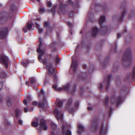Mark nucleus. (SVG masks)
Returning a JSON list of instances; mask_svg holds the SVG:
<instances>
[{"label": "nucleus", "instance_id": "nucleus-61", "mask_svg": "<svg viewBox=\"0 0 135 135\" xmlns=\"http://www.w3.org/2000/svg\"><path fill=\"white\" fill-rule=\"evenodd\" d=\"M57 38H59L60 37V34L59 33H57Z\"/></svg>", "mask_w": 135, "mask_h": 135}, {"label": "nucleus", "instance_id": "nucleus-27", "mask_svg": "<svg viewBox=\"0 0 135 135\" xmlns=\"http://www.w3.org/2000/svg\"><path fill=\"white\" fill-rule=\"evenodd\" d=\"M109 97H106L104 102V103L105 106L106 107H108L109 105Z\"/></svg>", "mask_w": 135, "mask_h": 135}, {"label": "nucleus", "instance_id": "nucleus-37", "mask_svg": "<svg viewBox=\"0 0 135 135\" xmlns=\"http://www.w3.org/2000/svg\"><path fill=\"white\" fill-rule=\"evenodd\" d=\"M29 62L28 60H27L26 62H22V63L23 66L24 67H26L28 64Z\"/></svg>", "mask_w": 135, "mask_h": 135}, {"label": "nucleus", "instance_id": "nucleus-23", "mask_svg": "<svg viewBox=\"0 0 135 135\" xmlns=\"http://www.w3.org/2000/svg\"><path fill=\"white\" fill-rule=\"evenodd\" d=\"M78 127L79 130L78 132L79 134H81L82 132L84 131V128L82 125L79 124H78Z\"/></svg>", "mask_w": 135, "mask_h": 135}, {"label": "nucleus", "instance_id": "nucleus-42", "mask_svg": "<svg viewBox=\"0 0 135 135\" xmlns=\"http://www.w3.org/2000/svg\"><path fill=\"white\" fill-rule=\"evenodd\" d=\"M79 105V101H77L75 102L74 106L76 108H78Z\"/></svg>", "mask_w": 135, "mask_h": 135}, {"label": "nucleus", "instance_id": "nucleus-44", "mask_svg": "<svg viewBox=\"0 0 135 135\" xmlns=\"http://www.w3.org/2000/svg\"><path fill=\"white\" fill-rule=\"evenodd\" d=\"M66 2L69 3L70 5H72L73 4V2L71 0H68Z\"/></svg>", "mask_w": 135, "mask_h": 135}, {"label": "nucleus", "instance_id": "nucleus-18", "mask_svg": "<svg viewBox=\"0 0 135 135\" xmlns=\"http://www.w3.org/2000/svg\"><path fill=\"white\" fill-rule=\"evenodd\" d=\"M99 32V29L97 27H95L92 29L91 31L92 35L94 37L98 35Z\"/></svg>", "mask_w": 135, "mask_h": 135}, {"label": "nucleus", "instance_id": "nucleus-45", "mask_svg": "<svg viewBox=\"0 0 135 135\" xmlns=\"http://www.w3.org/2000/svg\"><path fill=\"white\" fill-rule=\"evenodd\" d=\"M75 109L74 108H70L69 110V112L70 113H72L75 111Z\"/></svg>", "mask_w": 135, "mask_h": 135}, {"label": "nucleus", "instance_id": "nucleus-6", "mask_svg": "<svg viewBox=\"0 0 135 135\" xmlns=\"http://www.w3.org/2000/svg\"><path fill=\"white\" fill-rule=\"evenodd\" d=\"M124 95H123L122 97L120 95L119 96H116L115 94H112L110 99L111 105L114 106L116 105L117 107H118L121 102L122 98H123Z\"/></svg>", "mask_w": 135, "mask_h": 135}, {"label": "nucleus", "instance_id": "nucleus-16", "mask_svg": "<svg viewBox=\"0 0 135 135\" xmlns=\"http://www.w3.org/2000/svg\"><path fill=\"white\" fill-rule=\"evenodd\" d=\"M60 8L58 11V13L59 14L61 13L63 14L66 13V11L64 5L60 3Z\"/></svg>", "mask_w": 135, "mask_h": 135}, {"label": "nucleus", "instance_id": "nucleus-19", "mask_svg": "<svg viewBox=\"0 0 135 135\" xmlns=\"http://www.w3.org/2000/svg\"><path fill=\"white\" fill-rule=\"evenodd\" d=\"M97 118H95L93 122L92 123L91 127V130L93 131H95L97 129Z\"/></svg>", "mask_w": 135, "mask_h": 135}, {"label": "nucleus", "instance_id": "nucleus-55", "mask_svg": "<svg viewBox=\"0 0 135 135\" xmlns=\"http://www.w3.org/2000/svg\"><path fill=\"white\" fill-rule=\"evenodd\" d=\"M27 99L29 100H31V97L29 95L27 96Z\"/></svg>", "mask_w": 135, "mask_h": 135}, {"label": "nucleus", "instance_id": "nucleus-9", "mask_svg": "<svg viewBox=\"0 0 135 135\" xmlns=\"http://www.w3.org/2000/svg\"><path fill=\"white\" fill-rule=\"evenodd\" d=\"M112 77L111 75H108L105 79L104 81L102 83H100L98 85L99 89L101 90L103 89V85L104 84H105V88L106 90H108L110 86V81Z\"/></svg>", "mask_w": 135, "mask_h": 135}, {"label": "nucleus", "instance_id": "nucleus-26", "mask_svg": "<svg viewBox=\"0 0 135 135\" xmlns=\"http://www.w3.org/2000/svg\"><path fill=\"white\" fill-rule=\"evenodd\" d=\"M36 27H37L39 33H41L43 32V30L42 28L40 27V25L38 24L36 22L35 23Z\"/></svg>", "mask_w": 135, "mask_h": 135}, {"label": "nucleus", "instance_id": "nucleus-5", "mask_svg": "<svg viewBox=\"0 0 135 135\" xmlns=\"http://www.w3.org/2000/svg\"><path fill=\"white\" fill-rule=\"evenodd\" d=\"M58 89L59 91L64 90L68 93H71L73 94L76 90V85H74L72 86L71 83H68L63 86L62 88H59Z\"/></svg>", "mask_w": 135, "mask_h": 135}, {"label": "nucleus", "instance_id": "nucleus-25", "mask_svg": "<svg viewBox=\"0 0 135 135\" xmlns=\"http://www.w3.org/2000/svg\"><path fill=\"white\" fill-rule=\"evenodd\" d=\"M106 132V129L103 127V125H102L101 128L100 132V135H105Z\"/></svg>", "mask_w": 135, "mask_h": 135}, {"label": "nucleus", "instance_id": "nucleus-11", "mask_svg": "<svg viewBox=\"0 0 135 135\" xmlns=\"http://www.w3.org/2000/svg\"><path fill=\"white\" fill-rule=\"evenodd\" d=\"M55 116L57 119L59 120L60 119L62 122L63 121V112L62 111V110L60 109L56 108L54 111Z\"/></svg>", "mask_w": 135, "mask_h": 135}, {"label": "nucleus", "instance_id": "nucleus-43", "mask_svg": "<svg viewBox=\"0 0 135 135\" xmlns=\"http://www.w3.org/2000/svg\"><path fill=\"white\" fill-rule=\"evenodd\" d=\"M107 64V62L106 61L105 62H105H102L101 63V64L102 65V66L103 68L105 66V65H106Z\"/></svg>", "mask_w": 135, "mask_h": 135}, {"label": "nucleus", "instance_id": "nucleus-38", "mask_svg": "<svg viewBox=\"0 0 135 135\" xmlns=\"http://www.w3.org/2000/svg\"><path fill=\"white\" fill-rule=\"evenodd\" d=\"M15 112L16 117L17 118H18V116H19L20 113V110L18 109H17L15 111Z\"/></svg>", "mask_w": 135, "mask_h": 135}, {"label": "nucleus", "instance_id": "nucleus-28", "mask_svg": "<svg viewBox=\"0 0 135 135\" xmlns=\"http://www.w3.org/2000/svg\"><path fill=\"white\" fill-rule=\"evenodd\" d=\"M56 63V65H58L60 63V60L57 56H56L55 58H54Z\"/></svg>", "mask_w": 135, "mask_h": 135}, {"label": "nucleus", "instance_id": "nucleus-59", "mask_svg": "<svg viewBox=\"0 0 135 135\" xmlns=\"http://www.w3.org/2000/svg\"><path fill=\"white\" fill-rule=\"evenodd\" d=\"M83 68H86L87 67V66L85 64H84L82 65Z\"/></svg>", "mask_w": 135, "mask_h": 135}, {"label": "nucleus", "instance_id": "nucleus-48", "mask_svg": "<svg viewBox=\"0 0 135 135\" xmlns=\"http://www.w3.org/2000/svg\"><path fill=\"white\" fill-rule=\"evenodd\" d=\"M93 15V14L91 12L89 11L88 14V16L89 18H90Z\"/></svg>", "mask_w": 135, "mask_h": 135}, {"label": "nucleus", "instance_id": "nucleus-64", "mask_svg": "<svg viewBox=\"0 0 135 135\" xmlns=\"http://www.w3.org/2000/svg\"><path fill=\"white\" fill-rule=\"evenodd\" d=\"M51 134L52 135H55L54 132L53 131H52L51 132Z\"/></svg>", "mask_w": 135, "mask_h": 135}, {"label": "nucleus", "instance_id": "nucleus-53", "mask_svg": "<svg viewBox=\"0 0 135 135\" xmlns=\"http://www.w3.org/2000/svg\"><path fill=\"white\" fill-rule=\"evenodd\" d=\"M68 26L70 28L72 27L73 26L69 22H68Z\"/></svg>", "mask_w": 135, "mask_h": 135}, {"label": "nucleus", "instance_id": "nucleus-40", "mask_svg": "<svg viewBox=\"0 0 135 135\" xmlns=\"http://www.w3.org/2000/svg\"><path fill=\"white\" fill-rule=\"evenodd\" d=\"M63 105V102L61 101H59L57 103V106L58 107H61Z\"/></svg>", "mask_w": 135, "mask_h": 135}, {"label": "nucleus", "instance_id": "nucleus-49", "mask_svg": "<svg viewBox=\"0 0 135 135\" xmlns=\"http://www.w3.org/2000/svg\"><path fill=\"white\" fill-rule=\"evenodd\" d=\"M18 123L20 125H22L23 124L22 121L20 119H19L18 121Z\"/></svg>", "mask_w": 135, "mask_h": 135}, {"label": "nucleus", "instance_id": "nucleus-1", "mask_svg": "<svg viewBox=\"0 0 135 135\" xmlns=\"http://www.w3.org/2000/svg\"><path fill=\"white\" fill-rule=\"evenodd\" d=\"M40 44L39 45V48L37 49V52L39 53V55L38 57V60L41 62L43 64L46 65V68L47 69H48V75H51L54 78V81L55 82H56L57 81V78L55 73V71L54 68L52 67V64L50 63L47 64V58H45L44 59H41V57L44 55L45 54V51L44 50L41 49L42 45V40L41 38H39Z\"/></svg>", "mask_w": 135, "mask_h": 135}, {"label": "nucleus", "instance_id": "nucleus-36", "mask_svg": "<svg viewBox=\"0 0 135 135\" xmlns=\"http://www.w3.org/2000/svg\"><path fill=\"white\" fill-rule=\"evenodd\" d=\"M4 124L6 126L9 125V122L6 119L4 120L3 122Z\"/></svg>", "mask_w": 135, "mask_h": 135}, {"label": "nucleus", "instance_id": "nucleus-47", "mask_svg": "<svg viewBox=\"0 0 135 135\" xmlns=\"http://www.w3.org/2000/svg\"><path fill=\"white\" fill-rule=\"evenodd\" d=\"M3 86V83L2 81L0 82V90H1Z\"/></svg>", "mask_w": 135, "mask_h": 135}, {"label": "nucleus", "instance_id": "nucleus-39", "mask_svg": "<svg viewBox=\"0 0 135 135\" xmlns=\"http://www.w3.org/2000/svg\"><path fill=\"white\" fill-rule=\"evenodd\" d=\"M83 47V45L82 44L81 45H78L77 46L76 49L75 50V54L76 55V52L77 51L76 50L77 49H79V48L81 49L82 47Z\"/></svg>", "mask_w": 135, "mask_h": 135}, {"label": "nucleus", "instance_id": "nucleus-24", "mask_svg": "<svg viewBox=\"0 0 135 135\" xmlns=\"http://www.w3.org/2000/svg\"><path fill=\"white\" fill-rule=\"evenodd\" d=\"M73 103L72 99H70L68 102L66 107V109H68L70 107Z\"/></svg>", "mask_w": 135, "mask_h": 135}, {"label": "nucleus", "instance_id": "nucleus-31", "mask_svg": "<svg viewBox=\"0 0 135 135\" xmlns=\"http://www.w3.org/2000/svg\"><path fill=\"white\" fill-rule=\"evenodd\" d=\"M50 125L52 129L54 130H55L57 128L56 125L52 122H50Z\"/></svg>", "mask_w": 135, "mask_h": 135}, {"label": "nucleus", "instance_id": "nucleus-30", "mask_svg": "<svg viewBox=\"0 0 135 135\" xmlns=\"http://www.w3.org/2000/svg\"><path fill=\"white\" fill-rule=\"evenodd\" d=\"M117 50V45L116 43H115V46L112 47L111 51L113 52L114 53H115L116 52Z\"/></svg>", "mask_w": 135, "mask_h": 135}, {"label": "nucleus", "instance_id": "nucleus-10", "mask_svg": "<svg viewBox=\"0 0 135 135\" xmlns=\"http://www.w3.org/2000/svg\"><path fill=\"white\" fill-rule=\"evenodd\" d=\"M38 95L39 97L43 98L42 102H40L39 103V107L40 108H44L45 107H46L47 103L45 98V93L42 89H41L40 91V93H39Z\"/></svg>", "mask_w": 135, "mask_h": 135}, {"label": "nucleus", "instance_id": "nucleus-2", "mask_svg": "<svg viewBox=\"0 0 135 135\" xmlns=\"http://www.w3.org/2000/svg\"><path fill=\"white\" fill-rule=\"evenodd\" d=\"M74 58V56H73L72 57L73 60L71 67L72 68L73 71L74 73V76H76L78 80H83L85 78L86 76V74L85 73H77L76 72L75 73V72L78 68V65L77 61L73 59V58Z\"/></svg>", "mask_w": 135, "mask_h": 135}, {"label": "nucleus", "instance_id": "nucleus-35", "mask_svg": "<svg viewBox=\"0 0 135 135\" xmlns=\"http://www.w3.org/2000/svg\"><path fill=\"white\" fill-rule=\"evenodd\" d=\"M30 83L32 84H34L36 82L35 79L34 78H30Z\"/></svg>", "mask_w": 135, "mask_h": 135}, {"label": "nucleus", "instance_id": "nucleus-50", "mask_svg": "<svg viewBox=\"0 0 135 135\" xmlns=\"http://www.w3.org/2000/svg\"><path fill=\"white\" fill-rule=\"evenodd\" d=\"M32 104L34 106H36L37 104V102L36 101H34L32 102Z\"/></svg>", "mask_w": 135, "mask_h": 135}, {"label": "nucleus", "instance_id": "nucleus-58", "mask_svg": "<svg viewBox=\"0 0 135 135\" xmlns=\"http://www.w3.org/2000/svg\"><path fill=\"white\" fill-rule=\"evenodd\" d=\"M48 34L49 35V33H48V31L47 30L46 31V33L45 34V35H44L45 37H46L47 36V35Z\"/></svg>", "mask_w": 135, "mask_h": 135}, {"label": "nucleus", "instance_id": "nucleus-7", "mask_svg": "<svg viewBox=\"0 0 135 135\" xmlns=\"http://www.w3.org/2000/svg\"><path fill=\"white\" fill-rule=\"evenodd\" d=\"M106 21L105 17L104 16H100L99 20V23L100 26V31L102 32H103L105 34L109 32L110 31V28L109 27H108L106 26H104L103 25V23L104 22Z\"/></svg>", "mask_w": 135, "mask_h": 135}, {"label": "nucleus", "instance_id": "nucleus-13", "mask_svg": "<svg viewBox=\"0 0 135 135\" xmlns=\"http://www.w3.org/2000/svg\"><path fill=\"white\" fill-rule=\"evenodd\" d=\"M7 19V13L6 11H3L0 14V23L4 22Z\"/></svg>", "mask_w": 135, "mask_h": 135}, {"label": "nucleus", "instance_id": "nucleus-46", "mask_svg": "<svg viewBox=\"0 0 135 135\" xmlns=\"http://www.w3.org/2000/svg\"><path fill=\"white\" fill-rule=\"evenodd\" d=\"M53 88L54 89L58 90L59 91V90L58 89L59 88H57V85L56 84H54L52 85Z\"/></svg>", "mask_w": 135, "mask_h": 135}, {"label": "nucleus", "instance_id": "nucleus-63", "mask_svg": "<svg viewBox=\"0 0 135 135\" xmlns=\"http://www.w3.org/2000/svg\"><path fill=\"white\" fill-rule=\"evenodd\" d=\"M121 35V34L119 33H118L117 34V37L118 38H119L120 37V35Z\"/></svg>", "mask_w": 135, "mask_h": 135}, {"label": "nucleus", "instance_id": "nucleus-56", "mask_svg": "<svg viewBox=\"0 0 135 135\" xmlns=\"http://www.w3.org/2000/svg\"><path fill=\"white\" fill-rule=\"evenodd\" d=\"M23 103L25 105H26L27 104V102L26 100H23Z\"/></svg>", "mask_w": 135, "mask_h": 135}, {"label": "nucleus", "instance_id": "nucleus-33", "mask_svg": "<svg viewBox=\"0 0 135 135\" xmlns=\"http://www.w3.org/2000/svg\"><path fill=\"white\" fill-rule=\"evenodd\" d=\"M56 6H55L52 7V8L51 11L53 16L54 15L55 12V8L56 7Z\"/></svg>", "mask_w": 135, "mask_h": 135}, {"label": "nucleus", "instance_id": "nucleus-8", "mask_svg": "<svg viewBox=\"0 0 135 135\" xmlns=\"http://www.w3.org/2000/svg\"><path fill=\"white\" fill-rule=\"evenodd\" d=\"M126 4L125 3H123L120 5V9L121 13L117 17L115 16H114L113 18V20H117L119 21H122L124 17L127 13V11L125 7Z\"/></svg>", "mask_w": 135, "mask_h": 135}, {"label": "nucleus", "instance_id": "nucleus-41", "mask_svg": "<svg viewBox=\"0 0 135 135\" xmlns=\"http://www.w3.org/2000/svg\"><path fill=\"white\" fill-rule=\"evenodd\" d=\"M94 69V68L93 66L92 65H91L88 71L89 73H91Z\"/></svg>", "mask_w": 135, "mask_h": 135}, {"label": "nucleus", "instance_id": "nucleus-29", "mask_svg": "<svg viewBox=\"0 0 135 135\" xmlns=\"http://www.w3.org/2000/svg\"><path fill=\"white\" fill-rule=\"evenodd\" d=\"M135 13L134 11H132L129 13L128 16V18L131 19L133 18L134 16Z\"/></svg>", "mask_w": 135, "mask_h": 135}, {"label": "nucleus", "instance_id": "nucleus-54", "mask_svg": "<svg viewBox=\"0 0 135 135\" xmlns=\"http://www.w3.org/2000/svg\"><path fill=\"white\" fill-rule=\"evenodd\" d=\"M112 110V108L111 107H110L109 108V114H111V112Z\"/></svg>", "mask_w": 135, "mask_h": 135}, {"label": "nucleus", "instance_id": "nucleus-52", "mask_svg": "<svg viewBox=\"0 0 135 135\" xmlns=\"http://www.w3.org/2000/svg\"><path fill=\"white\" fill-rule=\"evenodd\" d=\"M47 5L49 7H50L51 6V4L50 2H49L47 3Z\"/></svg>", "mask_w": 135, "mask_h": 135}, {"label": "nucleus", "instance_id": "nucleus-62", "mask_svg": "<svg viewBox=\"0 0 135 135\" xmlns=\"http://www.w3.org/2000/svg\"><path fill=\"white\" fill-rule=\"evenodd\" d=\"M127 30L125 28L124 30V31L123 32V33L125 34L127 33Z\"/></svg>", "mask_w": 135, "mask_h": 135}, {"label": "nucleus", "instance_id": "nucleus-34", "mask_svg": "<svg viewBox=\"0 0 135 135\" xmlns=\"http://www.w3.org/2000/svg\"><path fill=\"white\" fill-rule=\"evenodd\" d=\"M11 9L12 11H14L17 8L16 6L14 4H12L10 6Z\"/></svg>", "mask_w": 135, "mask_h": 135}, {"label": "nucleus", "instance_id": "nucleus-17", "mask_svg": "<svg viewBox=\"0 0 135 135\" xmlns=\"http://www.w3.org/2000/svg\"><path fill=\"white\" fill-rule=\"evenodd\" d=\"M32 28V25L28 22L27 23L26 26L23 29V30L25 32H27V31L31 30Z\"/></svg>", "mask_w": 135, "mask_h": 135}, {"label": "nucleus", "instance_id": "nucleus-14", "mask_svg": "<svg viewBox=\"0 0 135 135\" xmlns=\"http://www.w3.org/2000/svg\"><path fill=\"white\" fill-rule=\"evenodd\" d=\"M7 31L6 28H0V38H3L6 36Z\"/></svg>", "mask_w": 135, "mask_h": 135}, {"label": "nucleus", "instance_id": "nucleus-22", "mask_svg": "<svg viewBox=\"0 0 135 135\" xmlns=\"http://www.w3.org/2000/svg\"><path fill=\"white\" fill-rule=\"evenodd\" d=\"M44 27H47L48 28V29L50 31V32H51L52 28V27L50 26L48 22L46 21L44 23Z\"/></svg>", "mask_w": 135, "mask_h": 135}, {"label": "nucleus", "instance_id": "nucleus-21", "mask_svg": "<svg viewBox=\"0 0 135 135\" xmlns=\"http://www.w3.org/2000/svg\"><path fill=\"white\" fill-rule=\"evenodd\" d=\"M6 103L8 107H10L12 106V99L11 98L8 97L6 99Z\"/></svg>", "mask_w": 135, "mask_h": 135}, {"label": "nucleus", "instance_id": "nucleus-51", "mask_svg": "<svg viewBox=\"0 0 135 135\" xmlns=\"http://www.w3.org/2000/svg\"><path fill=\"white\" fill-rule=\"evenodd\" d=\"M73 11H71V13L70 14H69V16L70 17H72L73 15Z\"/></svg>", "mask_w": 135, "mask_h": 135}, {"label": "nucleus", "instance_id": "nucleus-15", "mask_svg": "<svg viewBox=\"0 0 135 135\" xmlns=\"http://www.w3.org/2000/svg\"><path fill=\"white\" fill-rule=\"evenodd\" d=\"M62 129L63 132V135H71V132L68 129L66 130V128L64 125H62Z\"/></svg>", "mask_w": 135, "mask_h": 135}, {"label": "nucleus", "instance_id": "nucleus-20", "mask_svg": "<svg viewBox=\"0 0 135 135\" xmlns=\"http://www.w3.org/2000/svg\"><path fill=\"white\" fill-rule=\"evenodd\" d=\"M95 5L96 6H98L102 7L103 9L104 10H106L107 9L109 6V5L107 3L104 4L103 5H101V4L100 3H96Z\"/></svg>", "mask_w": 135, "mask_h": 135}, {"label": "nucleus", "instance_id": "nucleus-60", "mask_svg": "<svg viewBox=\"0 0 135 135\" xmlns=\"http://www.w3.org/2000/svg\"><path fill=\"white\" fill-rule=\"evenodd\" d=\"M24 111L26 113L27 112V109L26 108H24Z\"/></svg>", "mask_w": 135, "mask_h": 135}, {"label": "nucleus", "instance_id": "nucleus-3", "mask_svg": "<svg viewBox=\"0 0 135 135\" xmlns=\"http://www.w3.org/2000/svg\"><path fill=\"white\" fill-rule=\"evenodd\" d=\"M132 54L131 49L130 48L127 49L124 52L122 58V62L124 67H127L129 65Z\"/></svg>", "mask_w": 135, "mask_h": 135}, {"label": "nucleus", "instance_id": "nucleus-4", "mask_svg": "<svg viewBox=\"0 0 135 135\" xmlns=\"http://www.w3.org/2000/svg\"><path fill=\"white\" fill-rule=\"evenodd\" d=\"M32 125V126L34 127H37L39 125L40 128L38 129L40 132H38L39 133H40L41 131H42V129L46 131L47 129V126L46 125V120L43 119H41L40 121L39 124L38 123V118H36L35 121L32 122L31 123Z\"/></svg>", "mask_w": 135, "mask_h": 135}, {"label": "nucleus", "instance_id": "nucleus-57", "mask_svg": "<svg viewBox=\"0 0 135 135\" xmlns=\"http://www.w3.org/2000/svg\"><path fill=\"white\" fill-rule=\"evenodd\" d=\"M39 11L40 12H43L44 11L45 9L44 8H41L40 9Z\"/></svg>", "mask_w": 135, "mask_h": 135}, {"label": "nucleus", "instance_id": "nucleus-12", "mask_svg": "<svg viewBox=\"0 0 135 135\" xmlns=\"http://www.w3.org/2000/svg\"><path fill=\"white\" fill-rule=\"evenodd\" d=\"M1 62L5 66L6 68L8 67L9 59L8 57L4 54H2L1 56Z\"/></svg>", "mask_w": 135, "mask_h": 135}, {"label": "nucleus", "instance_id": "nucleus-32", "mask_svg": "<svg viewBox=\"0 0 135 135\" xmlns=\"http://www.w3.org/2000/svg\"><path fill=\"white\" fill-rule=\"evenodd\" d=\"M6 76V74L4 72L2 71L0 73V78H4Z\"/></svg>", "mask_w": 135, "mask_h": 135}]
</instances>
